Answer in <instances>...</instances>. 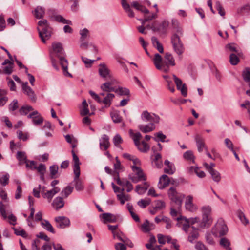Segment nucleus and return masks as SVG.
<instances>
[{
    "label": "nucleus",
    "mask_w": 250,
    "mask_h": 250,
    "mask_svg": "<svg viewBox=\"0 0 250 250\" xmlns=\"http://www.w3.org/2000/svg\"><path fill=\"white\" fill-rule=\"evenodd\" d=\"M173 78L177 89L180 91L181 94L184 97H187L188 95V88L186 84L183 83L182 80L177 77L176 75H173Z\"/></svg>",
    "instance_id": "9"
},
{
    "label": "nucleus",
    "mask_w": 250,
    "mask_h": 250,
    "mask_svg": "<svg viewBox=\"0 0 250 250\" xmlns=\"http://www.w3.org/2000/svg\"><path fill=\"white\" fill-rule=\"evenodd\" d=\"M196 250H209L201 242L198 241L195 245Z\"/></svg>",
    "instance_id": "64"
},
{
    "label": "nucleus",
    "mask_w": 250,
    "mask_h": 250,
    "mask_svg": "<svg viewBox=\"0 0 250 250\" xmlns=\"http://www.w3.org/2000/svg\"><path fill=\"white\" fill-rule=\"evenodd\" d=\"M215 8L218 12V13L222 16L225 15V12L224 8L222 6L220 2L217 1L215 3Z\"/></svg>",
    "instance_id": "57"
},
{
    "label": "nucleus",
    "mask_w": 250,
    "mask_h": 250,
    "mask_svg": "<svg viewBox=\"0 0 250 250\" xmlns=\"http://www.w3.org/2000/svg\"><path fill=\"white\" fill-rule=\"evenodd\" d=\"M64 202L62 197H57L54 199L52 203L53 207L56 209L58 210L63 207Z\"/></svg>",
    "instance_id": "24"
},
{
    "label": "nucleus",
    "mask_w": 250,
    "mask_h": 250,
    "mask_svg": "<svg viewBox=\"0 0 250 250\" xmlns=\"http://www.w3.org/2000/svg\"><path fill=\"white\" fill-rule=\"evenodd\" d=\"M178 21L176 20H172V24L174 28H176V33L171 37V43L174 52L179 56L182 55L185 51L184 44L180 39L183 35L182 30L178 27Z\"/></svg>",
    "instance_id": "2"
},
{
    "label": "nucleus",
    "mask_w": 250,
    "mask_h": 250,
    "mask_svg": "<svg viewBox=\"0 0 250 250\" xmlns=\"http://www.w3.org/2000/svg\"><path fill=\"white\" fill-rule=\"evenodd\" d=\"M185 208L186 210L193 212L197 210V206L193 203V197L191 195H188L185 201Z\"/></svg>",
    "instance_id": "14"
},
{
    "label": "nucleus",
    "mask_w": 250,
    "mask_h": 250,
    "mask_svg": "<svg viewBox=\"0 0 250 250\" xmlns=\"http://www.w3.org/2000/svg\"><path fill=\"white\" fill-rule=\"evenodd\" d=\"M149 222L147 220H146L145 222L141 226L142 230L145 232H149L152 229V228H149Z\"/></svg>",
    "instance_id": "56"
},
{
    "label": "nucleus",
    "mask_w": 250,
    "mask_h": 250,
    "mask_svg": "<svg viewBox=\"0 0 250 250\" xmlns=\"http://www.w3.org/2000/svg\"><path fill=\"white\" fill-rule=\"evenodd\" d=\"M141 118L144 121L150 122L153 123H158L160 120L159 116L150 113L147 111H144L141 114Z\"/></svg>",
    "instance_id": "8"
},
{
    "label": "nucleus",
    "mask_w": 250,
    "mask_h": 250,
    "mask_svg": "<svg viewBox=\"0 0 250 250\" xmlns=\"http://www.w3.org/2000/svg\"><path fill=\"white\" fill-rule=\"evenodd\" d=\"M162 156L160 153H156L155 155L153 162L154 163L155 166L157 168H160L162 166Z\"/></svg>",
    "instance_id": "41"
},
{
    "label": "nucleus",
    "mask_w": 250,
    "mask_h": 250,
    "mask_svg": "<svg viewBox=\"0 0 250 250\" xmlns=\"http://www.w3.org/2000/svg\"><path fill=\"white\" fill-rule=\"evenodd\" d=\"M164 58L165 60H163L161 56L158 53H156L153 59V62L157 69L167 72L169 69V66H175V60L172 54L168 52L165 54Z\"/></svg>",
    "instance_id": "1"
},
{
    "label": "nucleus",
    "mask_w": 250,
    "mask_h": 250,
    "mask_svg": "<svg viewBox=\"0 0 250 250\" xmlns=\"http://www.w3.org/2000/svg\"><path fill=\"white\" fill-rule=\"evenodd\" d=\"M57 228L64 229L68 227L70 225V221L69 218L65 216H58L55 218Z\"/></svg>",
    "instance_id": "11"
},
{
    "label": "nucleus",
    "mask_w": 250,
    "mask_h": 250,
    "mask_svg": "<svg viewBox=\"0 0 250 250\" xmlns=\"http://www.w3.org/2000/svg\"><path fill=\"white\" fill-rule=\"evenodd\" d=\"M43 122V118L41 115L35 116V118L32 120V123L35 125H40L42 124Z\"/></svg>",
    "instance_id": "60"
},
{
    "label": "nucleus",
    "mask_w": 250,
    "mask_h": 250,
    "mask_svg": "<svg viewBox=\"0 0 250 250\" xmlns=\"http://www.w3.org/2000/svg\"><path fill=\"white\" fill-rule=\"evenodd\" d=\"M129 135L133 140L135 145L140 151L146 152L149 150L150 147L148 144L144 141H142L141 142H140L142 136L140 132L134 133L133 132L132 130L130 129L129 130Z\"/></svg>",
    "instance_id": "5"
},
{
    "label": "nucleus",
    "mask_w": 250,
    "mask_h": 250,
    "mask_svg": "<svg viewBox=\"0 0 250 250\" xmlns=\"http://www.w3.org/2000/svg\"><path fill=\"white\" fill-rule=\"evenodd\" d=\"M151 41L153 46L155 47L160 53H162L164 52L163 46L156 37H152L151 38Z\"/></svg>",
    "instance_id": "31"
},
{
    "label": "nucleus",
    "mask_w": 250,
    "mask_h": 250,
    "mask_svg": "<svg viewBox=\"0 0 250 250\" xmlns=\"http://www.w3.org/2000/svg\"><path fill=\"white\" fill-rule=\"evenodd\" d=\"M98 72L100 76L105 79L110 78V70L104 63L99 65Z\"/></svg>",
    "instance_id": "15"
},
{
    "label": "nucleus",
    "mask_w": 250,
    "mask_h": 250,
    "mask_svg": "<svg viewBox=\"0 0 250 250\" xmlns=\"http://www.w3.org/2000/svg\"><path fill=\"white\" fill-rule=\"evenodd\" d=\"M169 25V22L167 21H163L159 26H157L156 23H153L151 25V29L154 31H158L159 33L165 34L167 31V28Z\"/></svg>",
    "instance_id": "12"
},
{
    "label": "nucleus",
    "mask_w": 250,
    "mask_h": 250,
    "mask_svg": "<svg viewBox=\"0 0 250 250\" xmlns=\"http://www.w3.org/2000/svg\"><path fill=\"white\" fill-rule=\"evenodd\" d=\"M183 157L185 159L194 163V156L191 150L187 151L183 154Z\"/></svg>",
    "instance_id": "44"
},
{
    "label": "nucleus",
    "mask_w": 250,
    "mask_h": 250,
    "mask_svg": "<svg viewBox=\"0 0 250 250\" xmlns=\"http://www.w3.org/2000/svg\"><path fill=\"white\" fill-rule=\"evenodd\" d=\"M58 166L57 165H53L50 167V176L51 179H55L59 177L58 175Z\"/></svg>",
    "instance_id": "35"
},
{
    "label": "nucleus",
    "mask_w": 250,
    "mask_h": 250,
    "mask_svg": "<svg viewBox=\"0 0 250 250\" xmlns=\"http://www.w3.org/2000/svg\"><path fill=\"white\" fill-rule=\"evenodd\" d=\"M73 187L67 186L61 192V195L65 198H67L73 191Z\"/></svg>",
    "instance_id": "46"
},
{
    "label": "nucleus",
    "mask_w": 250,
    "mask_h": 250,
    "mask_svg": "<svg viewBox=\"0 0 250 250\" xmlns=\"http://www.w3.org/2000/svg\"><path fill=\"white\" fill-rule=\"evenodd\" d=\"M195 140L196 143L198 150L199 152H202L204 148L206 150L207 149V147L205 146L204 140L200 135L198 134L196 135Z\"/></svg>",
    "instance_id": "21"
},
{
    "label": "nucleus",
    "mask_w": 250,
    "mask_h": 250,
    "mask_svg": "<svg viewBox=\"0 0 250 250\" xmlns=\"http://www.w3.org/2000/svg\"><path fill=\"white\" fill-rule=\"evenodd\" d=\"M212 222L211 216H203L202 223L204 224V227L208 228L211 224Z\"/></svg>",
    "instance_id": "48"
},
{
    "label": "nucleus",
    "mask_w": 250,
    "mask_h": 250,
    "mask_svg": "<svg viewBox=\"0 0 250 250\" xmlns=\"http://www.w3.org/2000/svg\"><path fill=\"white\" fill-rule=\"evenodd\" d=\"M52 50L51 54H55L59 58L60 64L63 69V74L65 76L72 77V75L68 72V62L67 60L62 55L63 54L64 50L62 43L60 42H54L52 44Z\"/></svg>",
    "instance_id": "4"
},
{
    "label": "nucleus",
    "mask_w": 250,
    "mask_h": 250,
    "mask_svg": "<svg viewBox=\"0 0 250 250\" xmlns=\"http://www.w3.org/2000/svg\"><path fill=\"white\" fill-rule=\"evenodd\" d=\"M45 14V8L42 6H38L35 9L33 14L37 19L42 18Z\"/></svg>",
    "instance_id": "29"
},
{
    "label": "nucleus",
    "mask_w": 250,
    "mask_h": 250,
    "mask_svg": "<svg viewBox=\"0 0 250 250\" xmlns=\"http://www.w3.org/2000/svg\"><path fill=\"white\" fill-rule=\"evenodd\" d=\"M110 115L111 118L114 123H119L122 121V117L120 116L119 111H112L111 112Z\"/></svg>",
    "instance_id": "38"
},
{
    "label": "nucleus",
    "mask_w": 250,
    "mask_h": 250,
    "mask_svg": "<svg viewBox=\"0 0 250 250\" xmlns=\"http://www.w3.org/2000/svg\"><path fill=\"white\" fill-rule=\"evenodd\" d=\"M22 89L23 93L28 96L30 100L33 102H36V97L34 91L33 89L28 85V83H23L22 85Z\"/></svg>",
    "instance_id": "13"
},
{
    "label": "nucleus",
    "mask_w": 250,
    "mask_h": 250,
    "mask_svg": "<svg viewBox=\"0 0 250 250\" xmlns=\"http://www.w3.org/2000/svg\"><path fill=\"white\" fill-rule=\"evenodd\" d=\"M18 138L22 140L23 141H25L28 139V133H23L22 131L18 130L17 132Z\"/></svg>",
    "instance_id": "52"
},
{
    "label": "nucleus",
    "mask_w": 250,
    "mask_h": 250,
    "mask_svg": "<svg viewBox=\"0 0 250 250\" xmlns=\"http://www.w3.org/2000/svg\"><path fill=\"white\" fill-rule=\"evenodd\" d=\"M89 31L86 28H84L83 30L80 31L81 42L85 41L86 38L88 35Z\"/></svg>",
    "instance_id": "61"
},
{
    "label": "nucleus",
    "mask_w": 250,
    "mask_h": 250,
    "mask_svg": "<svg viewBox=\"0 0 250 250\" xmlns=\"http://www.w3.org/2000/svg\"><path fill=\"white\" fill-rule=\"evenodd\" d=\"M220 245L226 249V250H231L230 248V243L226 238L223 237L220 239Z\"/></svg>",
    "instance_id": "40"
},
{
    "label": "nucleus",
    "mask_w": 250,
    "mask_h": 250,
    "mask_svg": "<svg viewBox=\"0 0 250 250\" xmlns=\"http://www.w3.org/2000/svg\"><path fill=\"white\" fill-rule=\"evenodd\" d=\"M17 159L20 162V164L26 163L27 160L25 153L22 151H18L17 153Z\"/></svg>",
    "instance_id": "37"
},
{
    "label": "nucleus",
    "mask_w": 250,
    "mask_h": 250,
    "mask_svg": "<svg viewBox=\"0 0 250 250\" xmlns=\"http://www.w3.org/2000/svg\"><path fill=\"white\" fill-rule=\"evenodd\" d=\"M138 127L141 131L144 133H147L154 130L155 125L154 123H150L146 125H140Z\"/></svg>",
    "instance_id": "22"
},
{
    "label": "nucleus",
    "mask_w": 250,
    "mask_h": 250,
    "mask_svg": "<svg viewBox=\"0 0 250 250\" xmlns=\"http://www.w3.org/2000/svg\"><path fill=\"white\" fill-rule=\"evenodd\" d=\"M16 183L18 184L17 188L15 192V198L16 199H19L21 198L22 193V188L20 186L21 182L19 181L16 182Z\"/></svg>",
    "instance_id": "53"
},
{
    "label": "nucleus",
    "mask_w": 250,
    "mask_h": 250,
    "mask_svg": "<svg viewBox=\"0 0 250 250\" xmlns=\"http://www.w3.org/2000/svg\"><path fill=\"white\" fill-rule=\"evenodd\" d=\"M41 225L46 230L52 233H55L54 228L48 220H44L41 222Z\"/></svg>",
    "instance_id": "34"
},
{
    "label": "nucleus",
    "mask_w": 250,
    "mask_h": 250,
    "mask_svg": "<svg viewBox=\"0 0 250 250\" xmlns=\"http://www.w3.org/2000/svg\"><path fill=\"white\" fill-rule=\"evenodd\" d=\"M211 209L209 206H205L202 208L203 216H210Z\"/></svg>",
    "instance_id": "62"
},
{
    "label": "nucleus",
    "mask_w": 250,
    "mask_h": 250,
    "mask_svg": "<svg viewBox=\"0 0 250 250\" xmlns=\"http://www.w3.org/2000/svg\"><path fill=\"white\" fill-rule=\"evenodd\" d=\"M214 181L218 183L221 180L220 173L215 169H211L208 171Z\"/></svg>",
    "instance_id": "36"
},
{
    "label": "nucleus",
    "mask_w": 250,
    "mask_h": 250,
    "mask_svg": "<svg viewBox=\"0 0 250 250\" xmlns=\"http://www.w3.org/2000/svg\"><path fill=\"white\" fill-rule=\"evenodd\" d=\"M114 145L117 147H121L120 144L123 142L121 136L119 134H116L113 139Z\"/></svg>",
    "instance_id": "51"
},
{
    "label": "nucleus",
    "mask_w": 250,
    "mask_h": 250,
    "mask_svg": "<svg viewBox=\"0 0 250 250\" xmlns=\"http://www.w3.org/2000/svg\"><path fill=\"white\" fill-rule=\"evenodd\" d=\"M75 177L73 181L74 183L75 189L77 191H80L83 189L84 187L81 180L80 179V172H74Z\"/></svg>",
    "instance_id": "17"
},
{
    "label": "nucleus",
    "mask_w": 250,
    "mask_h": 250,
    "mask_svg": "<svg viewBox=\"0 0 250 250\" xmlns=\"http://www.w3.org/2000/svg\"><path fill=\"white\" fill-rule=\"evenodd\" d=\"M9 175L6 174L0 177V183L3 186H5L8 184Z\"/></svg>",
    "instance_id": "54"
},
{
    "label": "nucleus",
    "mask_w": 250,
    "mask_h": 250,
    "mask_svg": "<svg viewBox=\"0 0 250 250\" xmlns=\"http://www.w3.org/2000/svg\"><path fill=\"white\" fill-rule=\"evenodd\" d=\"M205 239L206 242L209 245H213L214 244V241L212 237L211 234L209 232H207L205 234Z\"/></svg>",
    "instance_id": "63"
},
{
    "label": "nucleus",
    "mask_w": 250,
    "mask_h": 250,
    "mask_svg": "<svg viewBox=\"0 0 250 250\" xmlns=\"http://www.w3.org/2000/svg\"><path fill=\"white\" fill-rule=\"evenodd\" d=\"M40 37L41 38L42 42L45 43L46 41L49 39L51 36V31L47 28H42V30H40V28H38Z\"/></svg>",
    "instance_id": "16"
},
{
    "label": "nucleus",
    "mask_w": 250,
    "mask_h": 250,
    "mask_svg": "<svg viewBox=\"0 0 250 250\" xmlns=\"http://www.w3.org/2000/svg\"><path fill=\"white\" fill-rule=\"evenodd\" d=\"M115 92L118 93L120 95H128L130 93L128 89L122 87H119L116 89Z\"/></svg>",
    "instance_id": "49"
},
{
    "label": "nucleus",
    "mask_w": 250,
    "mask_h": 250,
    "mask_svg": "<svg viewBox=\"0 0 250 250\" xmlns=\"http://www.w3.org/2000/svg\"><path fill=\"white\" fill-rule=\"evenodd\" d=\"M132 168L133 171L136 172L135 175L138 176L139 177L138 178L141 179L142 181H146V176L145 175L142 169L140 167L133 166Z\"/></svg>",
    "instance_id": "28"
},
{
    "label": "nucleus",
    "mask_w": 250,
    "mask_h": 250,
    "mask_svg": "<svg viewBox=\"0 0 250 250\" xmlns=\"http://www.w3.org/2000/svg\"><path fill=\"white\" fill-rule=\"evenodd\" d=\"M99 145L101 150H107L110 146L109 137L106 134L103 135L100 139Z\"/></svg>",
    "instance_id": "18"
},
{
    "label": "nucleus",
    "mask_w": 250,
    "mask_h": 250,
    "mask_svg": "<svg viewBox=\"0 0 250 250\" xmlns=\"http://www.w3.org/2000/svg\"><path fill=\"white\" fill-rule=\"evenodd\" d=\"M101 89L104 92L108 93L111 91H115V88L112 86V83L106 82L101 85Z\"/></svg>",
    "instance_id": "33"
},
{
    "label": "nucleus",
    "mask_w": 250,
    "mask_h": 250,
    "mask_svg": "<svg viewBox=\"0 0 250 250\" xmlns=\"http://www.w3.org/2000/svg\"><path fill=\"white\" fill-rule=\"evenodd\" d=\"M238 56L236 53H231L229 57L230 63L233 65H235L239 62V59Z\"/></svg>",
    "instance_id": "43"
},
{
    "label": "nucleus",
    "mask_w": 250,
    "mask_h": 250,
    "mask_svg": "<svg viewBox=\"0 0 250 250\" xmlns=\"http://www.w3.org/2000/svg\"><path fill=\"white\" fill-rule=\"evenodd\" d=\"M14 230L15 234L17 236H21L23 238H26L27 237V233L23 229L18 230L15 228H13Z\"/></svg>",
    "instance_id": "59"
},
{
    "label": "nucleus",
    "mask_w": 250,
    "mask_h": 250,
    "mask_svg": "<svg viewBox=\"0 0 250 250\" xmlns=\"http://www.w3.org/2000/svg\"><path fill=\"white\" fill-rule=\"evenodd\" d=\"M115 173L116 174V175L115 176L114 179H115V180H116L117 183L121 186H123V187L125 186V180H126L123 179L122 180H121L119 177V172L116 171V172H115Z\"/></svg>",
    "instance_id": "58"
},
{
    "label": "nucleus",
    "mask_w": 250,
    "mask_h": 250,
    "mask_svg": "<svg viewBox=\"0 0 250 250\" xmlns=\"http://www.w3.org/2000/svg\"><path fill=\"white\" fill-rule=\"evenodd\" d=\"M122 5L124 9L127 13L129 17L133 18L134 17V14L131 9L129 4L127 2L126 0H122Z\"/></svg>",
    "instance_id": "30"
},
{
    "label": "nucleus",
    "mask_w": 250,
    "mask_h": 250,
    "mask_svg": "<svg viewBox=\"0 0 250 250\" xmlns=\"http://www.w3.org/2000/svg\"><path fill=\"white\" fill-rule=\"evenodd\" d=\"M228 229L224 221L222 219L218 220L212 229V233L216 237H220L227 234Z\"/></svg>",
    "instance_id": "6"
},
{
    "label": "nucleus",
    "mask_w": 250,
    "mask_h": 250,
    "mask_svg": "<svg viewBox=\"0 0 250 250\" xmlns=\"http://www.w3.org/2000/svg\"><path fill=\"white\" fill-rule=\"evenodd\" d=\"M155 137L154 138V140L159 142L161 141L162 142H165V139L166 138V136L164 134L162 131H159L158 132L155 133L154 134Z\"/></svg>",
    "instance_id": "42"
},
{
    "label": "nucleus",
    "mask_w": 250,
    "mask_h": 250,
    "mask_svg": "<svg viewBox=\"0 0 250 250\" xmlns=\"http://www.w3.org/2000/svg\"><path fill=\"white\" fill-rule=\"evenodd\" d=\"M71 153H72V157H73V161H74V167H73V172H80V165L81 164V163L79 161V158L77 156V155L75 154V153L73 150H72L71 151Z\"/></svg>",
    "instance_id": "25"
},
{
    "label": "nucleus",
    "mask_w": 250,
    "mask_h": 250,
    "mask_svg": "<svg viewBox=\"0 0 250 250\" xmlns=\"http://www.w3.org/2000/svg\"><path fill=\"white\" fill-rule=\"evenodd\" d=\"M151 200L150 199H141L137 202V204L141 208H144L150 204Z\"/></svg>",
    "instance_id": "50"
},
{
    "label": "nucleus",
    "mask_w": 250,
    "mask_h": 250,
    "mask_svg": "<svg viewBox=\"0 0 250 250\" xmlns=\"http://www.w3.org/2000/svg\"><path fill=\"white\" fill-rule=\"evenodd\" d=\"M176 220L182 224V229L187 234H188V241L192 243L193 241L199 237V229L193 226L189 225V219L181 215L176 218Z\"/></svg>",
    "instance_id": "3"
},
{
    "label": "nucleus",
    "mask_w": 250,
    "mask_h": 250,
    "mask_svg": "<svg viewBox=\"0 0 250 250\" xmlns=\"http://www.w3.org/2000/svg\"><path fill=\"white\" fill-rule=\"evenodd\" d=\"M167 194L170 199L177 205V208L179 209L181 207L184 195L178 193L174 187L168 189Z\"/></svg>",
    "instance_id": "7"
},
{
    "label": "nucleus",
    "mask_w": 250,
    "mask_h": 250,
    "mask_svg": "<svg viewBox=\"0 0 250 250\" xmlns=\"http://www.w3.org/2000/svg\"><path fill=\"white\" fill-rule=\"evenodd\" d=\"M18 108L19 104L17 99H14L13 100V101L9 104L8 106V110L10 112H13L18 109Z\"/></svg>",
    "instance_id": "47"
},
{
    "label": "nucleus",
    "mask_w": 250,
    "mask_h": 250,
    "mask_svg": "<svg viewBox=\"0 0 250 250\" xmlns=\"http://www.w3.org/2000/svg\"><path fill=\"white\" fill-rule=\"evenodd\" d=\"M114 97L115 96L113 94L108 93L104 99L102 100L101 103H103L106 107H109L111 104V101Z\"/></svg>",
    "instance_id": "32"
},
{
    "label": "nucleus",
    "mask_w": 250,
    "mask_h": 250,
    "mask_svg": "<svg viewBox=\"0 0 250 250\" xmlns=\"http://www.w3.org/2000/svg\"><path fill=\"white\" fill-rule=\"evenodd\" d=\"M226 49L230 52L236 53L238 56H241L242 53L237 45L234 43L227 44L226 45Z\"/></svg>",
    "instance_id": "23"
},
{
    "label": "nucleus",
    "mask_w": 250,
    "mask_h": 250,
    "mask_svg": "<svg viewBox=\"0 0 250 250\" xmlns=\"http://www.w3.org/2000/svg\"><path fill=\"white\" fill-rule=\"evenodd\" d=\"M243 80L247 83H250V68L246 67L242 74Z\"/></svg>",
    "instance_id": "39"
},
{
    "label": "nucleus",
    "mask_w": 250,
    "mask_h": 250,
    "mask_svg": "<svg viewBox=\"0 0 250 250\" xmlns=\"http://www.w3.org/2000/svg\"><path fill=\"white\" fill-rule=\"evenodd\" d=\"M189 170L191 172L193 171L200 178H203L205 176V172L198 167H191L189 168Z\"/></svg>",
    "instance_id": "45"
},
{
    "label": "nucleus",
    "mask_w": 250,
    "mask_h": 250,
    "mask_svg": "<svg viewBox=\"0 0 250 250\" xmlns=\"http://www.w3.org/2000/svg\"><path fill=\"white\" fill-rule=\"evenodd\" d=\"M61 189L59 187H54L52 189L47 190L45 193H43V197L47 199L48 202H51L54 195L59 193Z\"/></svg>",
    "instance_id": "19"
},
{
    "label": "nucleus",
    "mask_w": 250,
    "mask_h": 250,
    "mask_svg": "<svg viewBox=\"0 0 250 250\" xmlns=\"http://www.w3.org/2000/svg\"><path fill=\"white\" fill-rule=\"evenodd\" d=\"M169 183V178L167 175L164 174L159 179L158 187L159 189H163L167 187Z\"/></svg>",
    "instance_id": "20"
},
{
    "label": "nucleus",
    "mask_w": 250,
    "mask_h": 250,
    "mask_svg": "<svg viewBox=\"0 0 250 250\" xmlns=\"http://www.w3.org/2000/svg\"><path fill=\"white\" fill-rule=\"evenodd\" d=\"M164 164L167 166L164 168V172L168 174H173L175 171L174 165L167 160L165 161Z\"/></svg>",
    "instance_id": "26"
},
{
    "label": "nucleus",
    "mask_w": 250,
    "mask_h": 250,
    "mask_svg": "<svg viewBox=\"0 0 250 250\" xmlns=\"http://www.w3.org/2000/svg\"><path fill=\"white\" fill-rule=\"evenodd\" d=\"M238 216L241 222L245 225H246L249 223L248 220L242 211L240 210L238 212Z\"/></svg>",
    "instance_id": "55"
},
{
    "label": "nucleus",
    "mask_w": 250,
    "mask_h": 250,
    "mask_svg": "<svg viewBox=\"0 0 250 250\" xmlns=\"http://www.w3.org/2000/svg\"><path fill=\"white\" fill-rule=\"evenodd\" d=\"M102 218L104 220V223L105 222H111L114 223L116 222L117 217L116 216L110 213H104L102 214Z\"/></svg>",
    "instance_id": "27"
},
{
    "label": "nucleus",
    "mask_w": 250,
    "mask_h": 250,
    "mask_svg": "<svg viewBox=\"0 0 250 250\" xmlns=\"http://www.w3.org/2000/svg\"><path fill=\"white\" fill-rule=\"evenodd\" d=\"M48 13L49 16L53 18L55 21L57 22H61L63 24H67L69 25H72V21L70 20L64 19L62 16L60 15H57L56 14L55 11L53 9H50L48 10Z\"/></svg>",
    "instance_id": "10"
}]
</instances>
